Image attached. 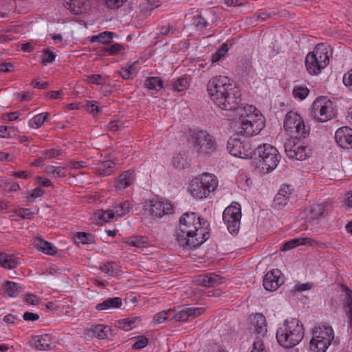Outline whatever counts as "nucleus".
<instances>
[{
	"instance_id": "obj_1",
	"label": "nucleus",
	"mask_w": 352,
	"mask_h": 352,
	"mask_svg": "<svg viewBox=\"0 0 352 352\" xmlns=\"http://www.w3.org/2000/svg\"><path fill=\"white\" fill-rule=\"evenodd\" d=\"M207 91L214 103L225 111H238L241 126L236 134L242 136H253L258 134L265 126L262 118L257 115L248 113L245 108L240 107L241 94L239 87L231 83L228 77L218 76L212 78L207 84Z\"/></svg>"
},
{
	"instance_id": "obj_2",
	"label": "nucleus",
	"mask_w": 352,
	"mask_h": 352,
	"mask_svg": "<svg viewBox=\"0 0 352 352\" xmlns=\"http://www.w3.org/2000/svg\"><path fill=\"white\" fill-rule=\"evenodd\" d=\"M278 342L285 348L297 345L304 337V329L300 322L296 318L285 320L276 331Z\"/></svg>"
},
{
	"instance_id": "obj_3",
	"label": "nucleus",
	"mask_w": 352,
	"mask_h": 352,
	"mask_svg": "<svg viewBox=\"0 0 352 352\" xmlns=\"http://www.w3.org/2000/svg\"><path fill=\"white\" fill-rule=\"evenodd\" d=\"M255 151L258 155L255 158L256 166L261 173H270L273 170L280 160L278 150L268 144L258 146Z\"/></svg>"
},
{
	"instance_id": "obj_4",
	"label": "nucleus",
	"mask_w": 352,
	"mask_h": 352,
	"mask_svg": "<svg viewBox=\"0 0 352 352\" xmlns=\"http://www.w3.org/2000/svg\"><path fill=\"white\" fill-rule=\"evenodd\" d=\"M180 231L189 233L194 232V234L203 237L205 240L208 239L210 233V224L207 220L201 219L195 212H186L180 218Z\"/></svg>"
},
{
	"instance_id": "obj_5",
	"label": "nucleus",
	"mask_w": 352,
	"mask_h": 352,
	"mask_svg": "<svg viewBox=\"0 0 352 352\" xmlns=\"http://www.w3.org/2000/svg\"><path fill=\"white\" fill-rule=\"evenodd\" d=\"M338 342L334 340L333 328L327 323L316 327L313 337L310 341V349L314 352H325L331 345H338Z\"/></svg>"
},
{
	"instance_id": "obj_6",
	"label": "nucleus",
	"mask_w": 352,
	"mask_h": 352,
	"mask_svg": "<svg viewBox=\"0 0 352 352\" xmlns=\"http://www.w3.org/2000/svg\"><path fill=\"white\" fill-rule=\"evenodd\" d=\"M328 50L323 44L317 45L305 58V67L311 75H318L329 63Z\"/></svg>"
},
{
	"instance_id": "obj_7",
	"label": "nucleus",
	"mask_w": 352,
	"mask_h": 352,
	"mask_svg": "<svg viewBox=\"0 0 352 352\" xmlns=\"http://www.w3.org/2000/svg\"><path fill=\"white\" fill-rule=\"evenodd\" d=\"M218 185L214 175L209 173L202 174L191 181L190 192L191 195L199 199L206 198L211 192L214 191Z\"/></svg>"
},
{
	"instance_id": "obj_8",
	"label": "nucleus",
	"mask_w": 352,
	"mask_h": 352,
	"mask_svg": "<svg viewBox=\"0 0 352 352\" xmlns=\"http://www.w3.org/2000/svg\"><path fill=\"white\" fill-rule=\"evenodd\" d=\"M194 149L199 155L211 154L217 149L214 138L206 131H190Z\"/></svg>"
},
{
	"instance_id": "obj_9",
	"label": "nucleus",
	"mask_w": 352,
	"mask_h": 352,
	"mask_svg": "<svg viewBox=\"0 0 352 352\" xmlns=\"http://www.w3.org/2000/svg\"><path fill=\"white\" fill-rule=\"evenodd\" d=\"M227 150L232 155L243 159L251 158L256 154L250 141L246 138H240L236 133L228 139Z\"/></svg>"
},
{
	"instance_id": "obj_10",
	"label": "nucleus",
	"mask_w": 352,
	"mask_h": 352,
	"mask_svg": "<svg viewBox=\"0 0 352 352\" xmlns=\"http://www.w3.org/2000/svg\"><path fill=\"white\" fill-rule=\"evenodd\" d=\"M283 126L298 139L305 138L309 134V126H306L301 116L294 111H289L286 114Z\"/></svg>"
},
{
	"instance_id": "obj_11",
	"label": "nucleus",
	"mask_w": 352,
	"mask_h": 352,
	"mask_svg": "<svg viewBox=\"0 0 352 352\" xmlns=\"http://www.w3.org/2000/svg\"><path fill=\"white\" fill-rule=\"evenodd\" d=\"M241 206L238 203L232 204L223 212V219L231 234H237L241 224Z\"/></svg>"
},
{
	"instance_id": "obj_12",
	"label": "nucleus",
	"mask_w": 352,
	"mask_h": 352,
	"mask_svg": "<svg viewBox=\"0 0 352 352\" xmlns=\"http://www.w3.org/2000/svg\"><path fill=\"white\" fill-rule=\"evenodd\" d=\"M312 115L321 122L332 119L334 113L331 102L325 98H317L313 103Z\"/></svg>"
},
{
	"instance_id": "obj_13",
	"label": "nucleus",
	"mask_w": 352,
	"mask_h": 352,
	"mask_svg": "<svg viewBox=\"0 0 352 352\" xmlns=\"http://www.w3.org/2000/svg\"><path fill=\"white\" fill-rule=\"evenodd\" d=\"M284 147L287 156L291 159L302 161L311 154V149L307 146L296 144L294 141L285 142Z\"/></svg>"
},
{
	"instance_id": "obj_14",
	"label": "nucleus",
	"mask_w": 352,
	"mask_h": 352,
	"mask_svg": "<svg viewBox=\"0 0 352 352\" xmlns=\"http://www.w3.org/2000/svg\"><path fill=\"white\" fill-rule=\"evenodd\" d=\"M284 279L285 278L280 270L273 269L265 275L263 285L266 290L274 292L284 283Z\"/></svg>"
},
{
	"instance_id": "obj_15",
	"label": "nucleus",
	"mask_w": 352,
	"mask_h": 352,
	"mask_svg": "<svg viewBox=\"0 0 352 352\" xmlns=\"http://www.w3.org/2000/svg\"><path fill=\"white\" fill-rule=\"evenodd\" d=\"M176 240L180 245L188 249L197 248L206 241L203 237L194 234L192 232L186 233L182 231L176 234Z\"/></svg>"
},
{
	"instance_id": "obj_16",
	"label": "nucleus",
	"mask_w": 352,
	"mask_h": 352,
	"mask_svg": "<svg viewBox=\"0 0 352 352\" xmlns=\"http://www.w3.org/2000/svg\"><path fill=\"white\" fill-rule=\"evenodd\" d=\"M173 208L170 203L163 201H151L150 213L155 217H162L164 214H171Z\"/></svg>"
},
{
	"instance_id": "obj_17",
	"label": "nucleus",
	"mask_w": 352,
	"mask_h": 352,
	"mask_svg": "<svg viewBox=\"0 0 352 352\" xmlns=\"http://www.w3.org/2000/svg\"><path fill=\"white\" fill-rule=\"evenodd\" d=\"M337 144L343 148L352 147V129L344 126L338 129L335 133Z\"/></svg>"
},
{
	"instance_id": "obj_18",
	"label": "nucleus",
	"mask_w": 352,
	"mask_h": 352,
	"mask_svg": "<svg viewBox=\"0 0 352 352\" xmlns=\"http://www.w3.org/2000/svg\"><path fill=\"white\" fill-rule=\"evenodd\" d=\"M332 205L331 203L324 201L318 204H314L309 210V217L311 219H317L325 217L331 211Z\"/></svg>"
},
{
	"instance_id": "obj_19",
	"label": "nucleus",
	"mask_w": 352,
	"mask_h": 352,
	"mask_svg": "<svg viewBox=\"0 0 352 352\" xmlns=\"http://www.w3.org/2000/svg\"><path fill=\"white\" fill-rule=\"evenodd\" d=\"M196 282L203 287H215L223 283L224 278L215 274H202L198 276Z\"/></svg>"
},
{
	"instance_id": "obj_20",
	"label": "nucleus",
	"mask_w": 352,
	"mask_h": 352,
	"mask_svg": "<svg viewBox=\"0 0 352 352\" xmlns=\"http://www.w3.org/2000/svg\"><path fill=\"white\" fill-rule=\"evenodd\" d=\"M317 242L315 239L309 237H303V238H296L291 239L285 243H284L281 248V251H287L291 250L295 247H297L300 245H316Z\"/></svg>"
},
{
	"instance_id": "obj_21",
	"label": "nucleus",
	"mask_w": 352,
	"mask_h": 352,
	"mask_svg": "<svg viewBox=\"0 0 352 352\" xmlns=\"http://www.w3.org/2000/svg\"><path fill=\"white\" fill-rule=\"evenodd\" d=\"M52 344L50 336L48 334L36 336L31 341V344L41 351L51 349Z\"/></svg>"
},
{
	"instance_id": "obj_22",
	"label": "nucleus",
	"mask_w": 352,
	"mask_h": 352,
	"mask_svg": "<svg viewBox=\"0 0 352 352\" xmlns=\"http://www.w3.org/2000/svg\"><path fill=\"white\" fill-rule=\"evenodd\" d=\"M254 331L262 336L267 333V324L265 316L261 314H255L251 320Z\"/></svg>"
},
{
	"instance_id": "obj_23",
	"label": "nucleus",
	"mask_w": 352,
	"mask_h": 352,
	"mask_svg": "<svg viewBox=\"0 0 352 352\" xmlns=\"http://www.w3.org/2000/svg\"><path fill=\"white\" fill-rule=\"evenodd\" d=\"M122 305V299L119 297L107 298L103 302L98 303L96 309L98 311L107 310L110 309L120 308Z\"/></svg>"
},
{
	"instance_id": "obj_24",
	"label": "nucleus",
	"mask_w": 352,
	"mask_h": 352,
	"mask_svg": "<svg viewBox=\"0 0 352 352\" xmlns=\"http://www.w3.org/2000/svg\"><path fill=\"white\" fill-rule=\"evenodd\" d=\"M34 245L46 254L54 255L56 253V248L52 243L44 241L41 236H37L34 239Z\"/></svg>"
},
{
	"instance_id": "obj_25",
	"label": "nucleus",
	"mask_w": 352,
	"mask_h": 352,
	"mask_svg": "<svg viewBox=\"0 0 352 352\" xmlns=\"http://www.w3.org/2000/svg\"><path fill=\"white\" fill-rule=\"evenodd\" d=\"M18 264L19 261L15 258L14 254L5 252L0 253V265L5 269H14L16 267Z\"/></svg>"
},
{
	"instance_id": "obj_26",
	"label": "nucleus",
	"mask_w": 352,
	"mask_h": 352,
	"mask_svg": "<svg viewBox=\"0 0 352 352\" xmlns=\"http://www.w3.org/2000/svg\"><path fill=\"white\" fill-rule=\"evenodd\" d=\"M3 287L5 289V293L11 298H15L23 292V287L20 284L12 281H6Z\"/></svg>"
},
{
	"instance_id": "obj_27",
	"label": "nucleus",
	"mask_w": 352,
	"mask_h": 352,
	"mask_svg": "<svg viewBox=\"0 0 352 352\" xmlns=\"http://www.w3.org/2000/svg\"><path fill=\"white\" fill-rule=\"evenodd\" d=\"M133 181V172L127 170L120 174L118 179L116 186L118 189L123 190L129 186H130Z\"/></svg>"
},
{
	"instance_id": "obj_28",
	"label": "nucleus",
	"mask_w": 352,
	"mask_h": 352,
	"mask_svg": "<svg viewBox=\"0 0 352 352\" xmlns=\"http://www.w3.org/2000/svg\"><path fill=\"white\" fill-rule=\"evenodd\" d=\"M63 6L72 14L78 15L82 12L84 2L81 0H64Z\"/></svg>"
},
{
	"instance_id": "obj_29",
	"label": "nucleus",
	"mask_w": 352,
	"mask_h": 352,
	"mask_svg": "<svg viewBox=\"0 0 352 352\" xmlns=\"http://www.w3.org/2000/svg\"><path fill=\"white\" fill-rule=\"evenodd\" d=\"M211 23H213V21L209 20L207 18V16L204 14H198L193 16V24L196 28L199 30H204L206 29L211 24Z\"/></svg>"
},
{
	"instance_id": "obj_30",
	"label": "nucleus",
	"mask_w": 352,
	"mask_h": 352,
	"mask_svg": "<svg viewBox=\"0 0 352 352\" xmlns=\"http://www.w3.org/2000/svg\"><path fill=\"white\" fill-rule=\"evenodd\" d=\"M144 85L151 90H160L163 87V80L160 77H148L145 80Z\"/></svg>"
},
{
	"instance_id": "obj_31",
	"label": "nucleus",
	"mask_w": 352,
	"mask_h": 352,
	"mask_svg": "<svg viewBox=\"0 0 352 352\" xmlns=\"http://www.w3.org/2000/svg\"><path fill=\"white\" fill-rule=\"evenodd\" d=\"M136 321H140V318L138 316L128 318L122 320H118L117 327L118 328L124 331H128L132 329V325L136 322Z\"/></svg>"
},
{
	"instance_id": "obj_32",
	"label": "nucleus",
	"mask_w": 352,
	"mask_h": 352,
	"mask_svg": "<svg viewBox=\"0 0 352 352\" xmlns=\"http://www.w3.org/2000/svg\"><path fill=\"white\" fill-rule=\"evenodd\" d=\"M131 204L129 201H124L115 207V213L121 217L129 212Z\"/></svg>"
},
{
	"instance_id": "obj_33",
	"label": "nucleus",
	"mask_w": 352,
	"mask_h": 352,
	"mask_svg": "<svg viewBox=\"0 0 352 352\" xmlns=\"http://www.w3.org/2000/svg\"><path fill=\"white\" fill-rule=\"evenodd\" d=\"M115 164L111 161L104 162L98 168V175L100 176L110 175L113 170Z\"/></svg>"
},
{
	"instance_id": "obj_34",
	"label": "nucleus",
	"mask_w": 352,
	"mask_h": 352,
	"mask_svg": "<svg viewBox=\"0 0 352 352\" xmlns=\"http://www.w3.org/2000/svg\"><path fill=\"white\" fill-rule=\"evenodd\" d=\"M173 311L170 309L164 310L156 314L153 317V322L155 324H160L166 320H170Z\"/></svg>"
},
{
	"instance_id": "obj_35",
	"label": "nucleus",
	"mask_w": 352,
	"mask_h": 352,
	"mask_svg": "<svg viewBox=\"0 0 352 352\" xmlns=\"http://www.w3.org/2000/svg\"><path fill=\"white\" fill-rule=\"evenodd\" d=\"M309 94V89L305 86H296L293 89L294 98L304 100Z\"/></svg>"
},
{
	"instance_id": "obj_36",
	"label": "nucleus",
	"mask_w": 352,
	"mask_h": 352,
	"mask_svg": "<svg viewBox=\"0 0 352 352\" xmlns=\"http://www.w3.org/2000/svg\"><path fill=\"white\" fill-rule=\"evenodd\" d=\"M146 237L140 236H134L127 239L126 243L130 245L140 248L146 243Z\"/></svg>"
},
{
	"instance_id": "obj_37",
	"label": "nucleus",
	"mask_w": 352,
	"mask_h": 352,
	"mask_svg": "<svg viewBox=\"0 0 352 352\" xmlns=\"http://www.w3.org/2000/svg\"><path fill=\"white\" fill-rule=\"evenodd\" d=\"M65 170V168L64 167H55L54 166H50L46 168L45 171L48 175H51L54 177H63L65 176V173L64 172Z\"/></svg>"
},
{
	"instance_id": "obj_38",
	"label": "nucleus",
	"mask_w": 352,
	"mask_h": 352,
	"mask_svg": "<svg viewBox=\"0 0 352 352\" xmlns=\"http://www.w3.org/2000/svg\"><path fill=\"white\" fill-rule=\"evenodd\" d=\"M173 86L175 90L182 91L188 87L189 82L186 77H181L174 82Z\"/></svg>"
},
{
	"instance_id": "obj_39",
	"label": "nucleus",
	"mask_w": 352,
	"mask_h": 352,
	"mask_svg": "<svg viewBox=\"0 0 352 352\" xmlns=\"http://www.w3.org/2000/svg\"><path fill=\"white\" fill-rule=\"evenodd\" d=\"M76 242L82 244L92 243L93 235L87 232H78L76 235Z\"/></svg>"
},
{
	"instance_id": "obj_40",
	"label": "nucleus",
	"mask_w": 352,
	"mask_h": 352,
	"mask_svg": "<svg viewBox=\"0 0 352 352\" xmlns=\"http://www.w3.org/2000/svg\"><path fill=\"white\" fill-rule=\"evenodd\" d=\"M106 328L107 327H104L102 324H98L95 326L91 330L92 336L99 339L106 338L107 336L105 331Z\"/></svg>"
},
{
	"instance_id": "obj_41",
	"label": "nucleus",
	"mask_w": 352,
	"mask_h": 352,
	"mask_svg": "<svg viewBox=\"0 0 352 352\" xmlns=\"http://www.w3.org/2000/svg\"><path fill=\"white\" fill-rule=\"evenodd\" d=\"M125 50V47L123 45L119 43H113L108 45L109 54L110 56H114L117 54H122Z\"/></svg>"
},
{
	"instance_id": "obj_42",
	"label": "nucleus",
	"mask_w": 352,
	"mask_h": 352,
	"mask_svg": "<svg viewBox=\"0 0 352 352\" xmlns=\"http://www.w3.org/2000/svg\"><path fill=\"white\" fill-rule=\"evenodd\" d=\"M43 58H42V60H41V63L43 65H47L48 63H52L54 60H55V57H56V55L54 54V53L52 51H50V50L48 49H44L43 50Z\"/></svg>"
},
{
	"instance_id": "obj_43",
	"label": "nucleus",
	"mask_w": 352,
	"mask_h": 352,
	"mask_svg": "<svg viewBox=\"0 0 352 352\" xmlns=\"http://www.w3.org/2000/svg\"><path fill=\"white\" fill-rule=\"evenodd\" d=\"M1 188L6 192L16 191L19 189L18 183L10 181H5L1 184Z\"/></svg>"
},
{
	"instance_id": "obj_44",
	"label": "nucleus",
	"mask_w": 352,
	"mask_h": 352,
	"mask_svg": "<svg viewBox=\"0 0 352 352\" xmlns=\"http://www.w3.org/2000/svg\"><path fill=\"white\" fill-rule=\"evenodd\" d=\"M188 318L189 314L187 311V307L176 314L173 312V314L171 315V318L175 319L176 321H186L188 320Z\"/></svg>"
},
{
	"instance_id": "obj_45",
	"label": "nucleus",
	"mask_w": 352,
	"mask_h": 352,
	"mask_svg": "<svg viewBox=\"0 0 352 352\" xmlns=\"http://www.w3.org/2000/svg\"><path fill=\"white\" fill-rule=\"evenodd\" d=\"M284 189H280L278 194L276 195L274 202L276 204L280 206H285L289 199L288 195L283 194Z\"/></svg>"
},
{
	"instance_id": "obj_46",
	"label": "nucleus",
	"mask_w": 352,
	"mask_h": 352,
	"mask_svg": "<svg viewBox=\"0 0 352 352\" xmlns=\"http://www.w3.org/2000/svg\"><path fill=\"white\" fill-rule=\"evenodd\" d=\"M114 263L109 262L104 265H102L100 267V269L102 272L109 274V276H114L116 274V270L114 268Z\"/></svg>"
},
{
	"instance_id": "obj_47",
	"label": "nucleus",
	"mask_w": 352,
	"mask_h": 352,
	"mask_svg": "<svg viewBox=\"0 0 352 352\" xmlns=\"http://www.w3.org/2000/svg\"><path fill=\"white\" fill-rule=\"evenodd\" d=\"M114 33L112 32L105 31L98 34L100 38V43L104 44H111V42L109 40L113 38Z\"/></svg>"
},
{
	"instance_id": "obj_48",
	"label": "nucleus",
	"mask_w": 352,
	"mask_h": 352,
	"mask_svg": "<svg viewBox=\"0 0 352 352\" xmlns=\"http://www.w3.org/2000/svg\"><path fill=\"white\" fill-rule=\"evenodd\" d=\"M148 343V339L144 336H140L138 338V340L134 342L132 346L133 349H141L147 346Z\"/></svg>"
},
{
	"instance_id": "obj_49",
	"label": "nucleus",
	"mask_w": 352,
	"mask_h": 352,
	"mask_svg": "<svg viewBox=\"0 0 352 352\" xmlns=\"http://www.w3.org/2000/svg\"><path fill=\"white\" fill-rule=\"evenodd\" d=\"M127 0H105L106 6L110 9H118L123 6Z\"/></svg>"
},
{
	"instance_id": "obj_50",
	"label": "nucleus",
	"mask_w": 352,
	"mask_h": 352,
	"mask_svg": "<svg viewBox=\"0 0 352 352\" xmlns=\"http://www.w3.org/2000/svg\"><path fill=\"white\" fill-rule=\"evenodd\" d=\"M45 193V190L41 187H36L33 189L27 197L28 201H31L32 199L41 197Z\"/></svg>"
},
{
	"instance_id": "obj_51",
	"label": "nucleus",
	"mask_w": 352,
	"mask_h": 352,
	"mask_svg": "<svg viewBox=\"0 0 352 352\" xmlns=\"http://www.w3.org/2000/svg\"><path fill=\"white\" fill-rule=\"evenodd\" d=\"M251 352H267L262 340L258 338H256V340L253 344V349Z\"/></svg>"
},
{
	"instance_id": "obj_52",
	"label": "nucleus",
	"mask_w": 352,
	"mask_h": 352,
	"mask_svg": "<svg viewBox=\"0 0 352 352\" xmlns=\"http://www.w3.org/2000/svg\"><path fill=\"white\" fill-rule=\"evenodd\" d=\"M43 124L41 120V114H37L29 121V126L32 128L38 129Z\"/></svg>"
},
{
	"instance_id": "obj_53",
	"label": "nucleus",
	"mask_w": 352,
	"mask_h": 352,
	"mask_svg": "<svg viewBox=\"0 0 352 352\" xmlns=\"http://www.w3.org/2000/svg\"><path fill=\"white\" fill-rule=\"evenodd\" d=\"M35 214V212H31L29 208H22L19 210L18 216L23 219H31L34 218Z\"/></svg>"
},
{
	"instance_id": "obj_54",
	"label": "nucleus",
	"mask_w": 352,
	"mask_h": 352,
	"mask_svg": "<svg viewBox=\"0 0 352 352\" xmlns=\"http://www.w3.org/2000/svg\"><path fill=\"white\" fill-rule=\"evenodd\" d=\"M187 311L189 314V317H197L201 315L204 311V308L202 307H187Z\"/></svg>"
},
{
	"instance_id": "obj_55",
	"label": "nucleus",
	"mask_w": 352,
	"mask_h": 352,
	"mask_svg": "<svg viewBox=\"0 0 352 352\" xmlns=\"http://www.w3.org/2000/svg\"><path fill=\"white\" fill-rule=\"evenodd\" d=\"M61 155V151L60 150H56L54 148L49 149L45 151L44 153V158L45 159H51L55 157L59 156Z\"/></svg>"
},
{
	"instance_id": "obj_56",
	"label": "nucleus",
	"mask_w": 352,
	"mask_h": 352,
	"mask_svg": "<svg viewBox=\"0 0 352 352\" xmlns=\"http://www.w3.org/2000/svg\"><path fill=\"white\" fill-rule=\"evenodd\" d=\"M115 214L116 213L111 211H103L99 218L104 222H109L114 217Z\"/></svg>"
},
{
	"instance_id": "obj_57",
	"label": "nucleus",
	"mask_w": 352,
	"mask_h": 352,
	"mask_svg": "<svg viewBox=\"0 0 352 352\" xmlns=\"http://www.w3.org/2000/svg\"><path fill=\"white\" fill-rule=\"evenodd\" d=\"M175 29L173 28V27L171 25L163 26L160 30V32L159 34L158 37H160V36H166L170 34H173L175 32Z\"/></svg>"
},
{
	"instance_id": "obj_58",
	"label": "nucleus",
	"mask_w": 352,
	"mask_h": 352,
	"mask_svg": "<svg viewBox=\"0 0 352 352\" xmlns=\"http://www.w3.org/2000/svg\"><path fill=\"white\" fill-rule=\"evenodd\" d=\"M102 76L100 74L98 75H90L87 78V81L89 83L96 84V85H102L103 82L101 81Z\"/></svg>"
},
{
	"instance_id": "obj_59",
	"label": "nucleus",
	"mask_w": 352,
	"mask_h": 352,
	"mask_svg": "<svg viewBox=\"0 0 352 352\" xmlns=\"http://www.w3.org/2000/svg\"><path fill=\"white\" fill-rule=\"evenodd\" d=\"M25 300L30 305H35L38 304V297L33 294H28L25 296Z\"/></svg>"
},
{
	"instance_id": "obj_60",
	"label": "nucleus",
	"mask_w": 352,
	"mask_h": 352,
	"mask_svg": "<svg viewBox=\"0 0 352 352\" xmlns=\"http://www.w3.org/2000/svg\"><path fill=\"white\" fill-rule=\"evenodd\" d=\"M147 2L142 3L140 6V10L144 16H148L151 14L152 10H150V0H146Z\"/></svg>"
},
{
	"instance_id": "obj_61",
	"label": "nucleus",
	"mask_w": 352,
	"mask_h": 352,
	"mask_svg": "<svg viewBox=\"0 0 352 352\" xmlns=\"http://www.w3.org/2000/svg\"><path fill=\"white\" fill-rule=\"evenodd\" d=\"M87 111L93 114L94 116L95 115V113H97L99 111V108L97 105V102H94V101H89L88 102L87 104Z\"/></svg>"
},
{
	"instance_id": "obj_62",
	"label": "nucleus",
	"mask_w": 352,
	"mask_h": 352,
	"mask_svg": "<svg viewBox=\"0 0 352 352\" xmlns=\"http://www.w3.org/2000/svg\"><path fill=\"white\" fill-rule=\"evenodd\" d=\"M23 318L25 321H36L39 318L37 314L26 311L23 314Z\"/></svg>"
},
{
	"instance_id": "obj_63",
	"label": "nucleus",
	"mask_w": 352,
	"mask_h": 352,
	"mask_svg": "<svg viewBox=\"0 0 352 352\" xmlns=\"http://www.w3.org/2000/svg\"><path fill=\"white\" fill-rule=\"evenodd\" d=\"M343 83L346 87H352V69L344 75Z\"/></svg>"
},
{
	"instance_id": "obj_64",
	"label": "nucleus",
	"mask_w": 352,
	"mask_h": 352,
	"mask_svg": "<svg viewBox=\"0 0 352 352\" xmlns=\"http://www.w3.org/2000/svg\"><path fill=\"white\" fill-rule=\"evenodd\" d=\"M14 65L10 62L0 63V71L3 72H10L12 71Z\"/></svg>"
}]
</instances>
